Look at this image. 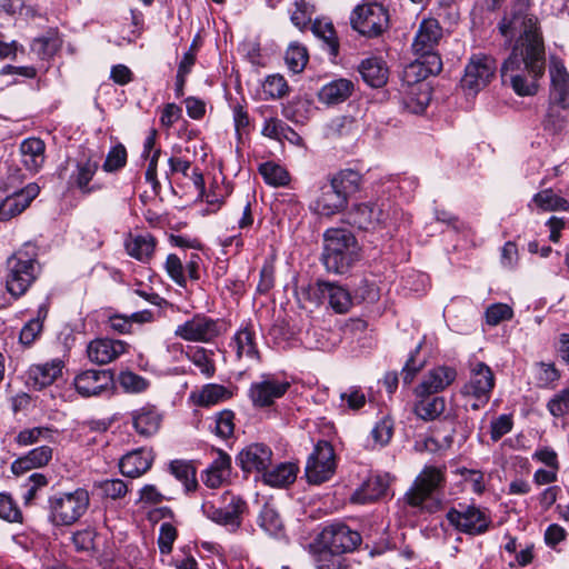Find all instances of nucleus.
Masks as SVG:
<instances>
[{
    "instance_id": "7",
    "label": "nucleus",
    "mask_w": 569,
    "mask_h": 569,
    "mask_svg": "<svg viewBox=\"0 0 569 569\" xmlns=\"http://www.w3.org/2000/svg\"><path fill=\"white\" fill-rule=\"evenodd\" d=\"M396 210L387 202H363L356 204L349 212L353 226L367 231L388 229L395 224Z\"/></svg>"
},
{
    "instance_id": "26",
    "label": "nucleus",
    "mask_w": 569,
    "mask_h": 569,
    "mask_svg": "<svg viewBox=\"0 0 569 569\" xmlns=\"http://www.w3.org/2000/svg\"><path fill=\"white\" fill-rule=\"evenodd\" d=\"M230 347L234 350L238 359L247 358L251 361H259L260 359L256 342V330L251 323H246L234 333Z\"/></svg>"
},
{
    "instance_id": "56",
    "label": "nucleus",
    "mask_w": 569,
    "mask_h": 569,
    "mask_svg": "<svg viewBox=\"0 0 569 569\" xmlns=\"http://www.w3.org/2000/svg\"><path fill=\"white\" fill-rule=\"evenodd\" d=\"M178 537L177 528L170 522H162L159 528L158 547L161 555H169Z\"/></svg>"
},
{
    "instance_id": "23",
    "label": "nucleus",
    "mask_w": 569,
    "mask_h": 569,
    "mask_svg": "<svg viewBox=\"0 0 569 569\" xmlns=\"http://www.w3.org/2000/svg\"><path fill=\"white\" fill-rule=\"evenodd\" d=\"M390 482L391 478L388 473L370 476L352 493L350 500L360 505L373 502L387 493Z\"/></svg>"
},
{
    "instance_id": "8",
    "label": "nucleus",
    "mask_w": 569,
    "mask_h": 569,
    "mask_svg": "<svg viewBox=\"0 0 569 569\" xmlns=\"http://www.w3.org/2000/svg\"><path fill=\"white\" fill-rule=\"evenodd\" d=\"M301 290L311 302L322 303L327 300L329 307L339 315L347 313L353 305L349 290L336 282L317 280Z\"/></svg>"
},
{
    "instance_id": "2",
    "label": "nucleus",
    "mask_w": 569,
    "mask_h": 569,
    "mask_svg": "<svg viewBox=\"0 0 569 569\" xmlns=\"http://www.w3.org/2000/svg\"><path fill=\"white\" fill-rule=\"evenodd\" d=\"M359 259L360 247L350 230L331 228L325 232L322 262L329 272L343 274Z\"/></svg>"
},
{
    "instance_id": "22",
    "label": "nucleus",
    "mask_w": 569,
    "mask_h": 569,
    "mask_svg": "<svg viewBox=\"0 0 569 569\" xmlns=\"http://www.w3.org/2000/svg\"><path fill=\"white\" fill-rule=\"evenodd\" d=\"M270 448L253 443L244 448L237 457L238 465L244 472H263L271 463Z\"/></svg>"
},
{
    "instance_id": "19",
    "label": "nucleus",
    "mask_w": 569,
    "mask_h": 569,
    "mask_svg": "<svg viewBox=\"0 0 569 569\" xmlns=\"http://www.w3.org/2000/svg\"><path fill=\"white\" fill-rule=\"evenodd\" d=\"M495 387V375L485 362H475L470 368V378L461 389L465 397L481 398L489 401Z\"/></svg>"
},
{
    "instance_id": "38",
    "label": "nucleus",
    "mask_w": 569,
    "mask_h": 569,
    "mask_svg": "<svg viewBox=\"0 0 569 569\" xmlns=\"http://www.w3.org/2000/svg\"><path fill=\"white\" fill-rule=\"evenodd\" d=\"M214 352L202 347H191L186 352V357L191 361L206 378L210 379L216 373Z\"/></svg>"
},
{
    "instance_id": "15",
    "label": "nucleus",
    "mask_w": 569,
    "mask_h": 569,
    "mask_svg": "<svg viewBox=\"0 0 569 569\" xmlns=\"http://www.w3.org/2000/svg\"><path fill=\"white\" fill-rule=\"evenodd\" d=\"M447 519L459 531L469 535L486 532L491 522L490 518L476 506H460L452 508L447 513Z\"/></svg>"
},
{
    "instance_id": "14",
    "label": "nucleus",
    "mask_w": 569,
    "mask_h": 569,
    "mask_svg": "<svg viewBox=\"0 0 569 569\" xmlns=\"http://www.w3.org/2000/svg\"><path fill=\"white\" fill-rule=\"evenodd\" d=\"M99 167L100 157L96 152L91 150L82 151L73 161V170L68 183L83 194L92 193L99 189V187L90 184Z\"/></svg>"
},
{
    "instance_id": "55",
    "label": "nucleus",
    "mask_w": 569,
    "mask_h": 569,
    "mask_svg": "<svg viewBox=\"0 0 569 569\" xmlns=\"http://www.w3.org/2000/svg\"><path fill=\"white\" fill-rule=\"evenodd\" d=\"M566 109H561L559 104L549 101V107L543 120L545 128L553 132L560 131L567 123V118L563 113Z\"/></svg>"
},
{
    "instance_id": "54",
    "label": "nucleus",
    "mask_w": 569,
    "mask_h": 569,
    "mask_svg": "<svg viewBox=\"0 0 569 569\" xmlns=\"http://www.w3.org/2000/svg\"><path fill=\"white\" fill-rule=\"evenodd\" d=\"M52 430L47 427H34L31 429L21 430L16 437L19 446H31L40 440H47L52 437Z\"/></svg>"
},
{
    "instance_id": "32",
    "label": "nucleus",
    "mask_w": 569,
    "mask_h": 569,
    "mask_svg": "<svg viewBox=\"0 0 569 569\" xmlns=\"http://www.w3.org/2000/svg\"><path fill=\"white\" fill-rule=\"evenodd\" d=\"M46 144L39 138L24 139L20 144L22 163L27 170L38 172L44 163Z\"/></svg>"
},
{
    "instance_id": "29",
    "label": "nucleus",
    "mask_w": 569,
    "mask_h": 569,
    "mask_svg": "<svg viewBox=\"0 0 569 569\" xmlns=\"http://www.w3.org/2000/svg\"><path fill=\"white\" fill-rule=\"evenodd\" d=\"M136 432L142 437L156 435L161 426L162 416L153 406H144L131 412Z\"/></svg>"
},
{
    "instance_id": "6",
    "label": "nucleus",
    "mask_w": 569,
    "mask_h": 569,
    "mask_svg": "<svg viewBox=\"0 0 569 569\" xmlns=\"http://www.w3.org/2000/svg\"><path fill=\"white\" fill-rule=\"evenodd\" d=\"M201 510L211 521L226 527L230 532H236L242 525L248 505L240 496L227 491L220 497L219 506L206 501Z\"/></svg>"
},
{
    "instance_id": "62",
    "label": "nucleus",
    "mask_w": 569,
    "mask_h": 569,
    "mask_svg": "<svg viewBox=\"0 0 569 569\" xmlns=\"http://www.w3.org/2000/svg\"><path fill=\"white\" fill-rule=\"evenodd\" d=\"M0 518L10 522H20L22 513L9 495L0 493Z\"/></svg>"
},
{
    "instance_id": "35",
    "label": "nucleus",
    "mask_w": 569,
    "mask_h": 569,
    "mask_svg": "<svg viewBox=\"0 0 569 569\" xmlns=\"http://www.w3.org/2000/svg\"><path fill=\"white\" fill-rule=\"evenodd\" d=\"M353 91V82L348 79H337L325 84L319 91V100L327 104H338L347 100Z\"/></svg>"
},
{
    "instance_id": "4",
    "label": "nucleus",
    "mask_w": 569,
    "mask_h": 569,
    "mask_svg": "<svg viewBox=\"0 0 569 569\" xmlns=\"http://www.w3.org/2000/svg\"><path fill=\"white\" fill-rule=\"evenodd\" d=\"M443 485L445 470L427 466L406 493V501L411 507L433 512L440 507V500L436 496Z\"/></svg>"
},
{
    "instance_id": "58",
    "label": "nucleus",
    "mask_w": 569,
    "mask_h": 569,
    "mask_svg": "<svg viewBox=\"0 0 569 569\" xmlns=\"http://www.w3.org/2000/svg\"><path fill=\"white\" fill-rule=\"evenodd\" d=\"M263 93L272 99L282 98L288 93L289 87L286 79L280 74L267 77L263 82Z\"/></svg>"
},
{
    "instance_id": "59",
    "label": "nucleus",
    "mask_w": 569,
    "mask_h": 569,
    "mask_svg": "<svg viewBox=\"0 0 569 569\" xmlns=\"http://www.w3.org/2000/svg\"><path fill=\"white\" fill-rule=\"evenodd\" d=\"M127 163V150L124 146L117 144L107 154V158L102 164V169L106 172H116L123 168Z\"/></svg>"
},
{
    "instance_id": "41",
    "label": "nucleus",
    "mask_w": 569,
    "mask_h": 569,
    "mask_svg": "<svg viewBox=\"0 0 569 569\" xmlns=\"http://www.w3.org/2000/svg\"><path fill=\"white\" fill-rule=\"evenodd\" d=\"M310 24L315 37L322 40L329 53L336 57L339 52V42L332 22L328 19H316Z\"/></svg>"
},
{
    "instance_id": "60",
    "label": "nucleus",
    "mask_w": 569,
    "mask_h": 569,
    "mask_svg": "<svg viewBox=\"0 0 569 569\" xmlns=\"http://www.w3.org/2000/svg\"><path fill=\"white\" fill-rule=\"evenodd\" d=\"M119 383L127 392L139 393L144 391L149 382L141 376L131 371H123L119 375Z\"/></svg>"
},
{
    "instance_id": "50",
    "label": "nucleus",
    "mask_w": 569,
    "mask_h": 569,
    "mask_svg": "<svg viewBox=\"0 0 569 569\" xmlns=\"http://www.w3.org/2000/svg\"><path fill=\"white\" fill-rule=\"evenodd\" d=\"M61 41L53 32L36 38L32 41L31 50L40 58L46 59L53 56L60 48Z\"/></svg>"
},
{
    "instance_id": "57",
    "label": "nucleus",
    "mask_w": 569,
    "mask_h": 569,
    "mask_svg": "<svg viewBox=\"0 0 569 569\" xmlns=\"http://www.w3.org/2000/svg\"><path fill=\"white\" fill-rule=\"evenodd\" d=\"M547 409L555 418H561L569 413V386L548 401Z\"/></svg>"
},
{
    "instance_id": "40",
    "label": "nucleus",
    "mask_w": 569,
    "mask_h": 569,
    "mask_svg": "<svg viewBox=\"0 0 569 569\" xmlns=\"http://www.w3.org/2000/svg\"><path fill=\"white\" fill-rule=\"evenodd\" d=\"M154 247V239L151 236L130 237L126 241L127 253L142 262H147L152 257Z\"/></svg>"
},
{
    "instance_id": "30",
    "label": "nucleus",
    "mask_w": 569,
    "mask_h": 569,
    "mask_svg": "<svg viewBox=\"0 0 569 569\" xmlns=\"http://www.w3.org/2000/svg\"><path fill=\"white\" fill-rule=\"evenodd\" d=\"M152 461L153 455L150 450L138 449L123 456L119 467L123 476L137 478L151 468Z\"/></svg>"
},
{
    "instance_id": "36",
    "label": "nucleus",
    "mask_w": 569,
    "mask_h": 569,
    "mask_svg": "<svg viewBox=\"0 0 569 569\" xmlns=\"http://www.w3.org/2000/svg\"><path fill=\"white\" fill-rule=\"evenodd\" d=\"M328 179L348 201L350 196L359 191L362 182L361 174L352 169L340 170Z\"/></svg>"
},
{
    "instance_id": "45",
    "label": "nucleus",
    "mask_w": 569,
    "mask_h": 569,
    "mask_svg": "<svg viewBox=\"0 0 569 569\" xmlns=\"http://www.w3.org/2000/svg\"><path fill=\"white\" fill-rule=\"evenodd\" d=\"M532 201L536 203L537 207L545 211L569 210V202L565 198L553 193L551 189H545L538 192L533 197Z\"/></svg>"
},
{
    "instance_id": "63",
    "label": "nucleus",
    "mask_w": 569,
    "mask_h": 569,
    "mask_svg": "<svg viewBox=\"0 0 569 569\" xmlns=\"http://www.w3.org/2000/svg\"><path fill=\"white\" fill-rule=\"evenodd\" d=\"M393 435V423L389 419H382L371 430V438L375 445L386 446Z\"/></svg>"
},
{
    "instance_id": "5",
    "label": "nucleus",
    "mask_w": 569,
    "mask_h": 569,
    "mask_svg": "<svg viewBox=\"0 0 569 569\" xmlns=\"http://www.w3.org/2000/svg\"><path fill=\"white\" fill-rule=\"evenodd\" d=\"M39 273L37 261L26 251H18L7 260L6 289L14 298L23 296Z\"/></svg>"
},
{
    "instance_id": "34",
    "label": "nucleus",
    "mask_w": 569,
    "mask_h": 569,
    "mask_svg": "<svg viewBox=\"0 0 569 569\" xmlns=\"http://www.w3.org/2000/svg\"><path fill=\"white\" fill-rule=\"evenodd\" d=\"M231 458L227 453L219 451L218 457L206 470L202 480L209 488L220 487L230 476Z\"/></svg>"
},
{
    "instance_id": "16",
    "label": "nucleus",
    "mask_w": 569,
    "mask_h": 569,
    "mask_svg": "<svg viewBox=\"0 0 569 569\" xmlns=\"http://www.w3.org/2000/svg\"><path fill=\"white\" fill-rule=\"evenodd\" d=\"M290 383L280 380L273 375H262L259 381L252 382L249 388V398L254 407L263 408L273 405V402L283 397Z\"/></svg>"
},
{
    "instance_id": "39",
    "label": "nucleus",
    "mask_w": 569,
    "mask_h": 569,
    "mask_svg": "<svg viewBox=\"0 0 569 569\" xmlns=\"http://www.w3.org/2000/svg\"><path fill=\"white\" fill-rule=\"evenodd\" d=\"M298 468L293 463H280L271 470L263 471L264 483L271 487H286L296 480Z\"/></svg>"
},
{
    "instance_id": "27",
    "label": "nucleus",
    "mask_w": 569,
    "mask_h": 569,
    "mask_svg": "<svg viewBox=\"0 0 569 569\" xmlns=\"http://www.w3.org/2000/svg\"><path fill=\"white\" fill-rule=\"evenodd\" d=\"M64 363L60 359L32 365L28 370V379L34 389L41 390L51 386L61 375Z\"/></svg>"
},
{
    "instance_id": "20",
    "label": "nucleus",
    "mask_w": 569,
    "mask_h": 569,
    "mask_svg": "<svg viewBox=\"0 0 569 569\" xmlns=\"http://www.w3.org/2000/svg\"><path fill=\"white\" fill-rule=\"evenodd\" d=\"M113 383V375L109 370L88 369L78 373L73 386L82 397L99 396L109 390Z\"/></svg>"
},
{
    "instance_id": "17",
    "label": "nucleus",
    "mask_w": 569,
    "mask_h": 569,
    "mask_svg": "<svg viewBox=\"0 0 569 569\" xmlns=\"http://www.w3.org/2000/svg\"><path fill=\"white\" fill-rule=\"evenodd\" d=\"M548 71L550 77L549 101L561 109L569 108V71L563 60L555 54L549 57Z\"/></svg>"
},
{
    "instance_id": "53",
    "label": "nucleus",
    "mask_w": 569,
    "mask_h": 569,
    "mask_svg": "<svg viewBox=\"0 0 569 569\" xmlns=\"http://www.w3.org/2000/svg\"><path fill=\"white\" fill-rule=\"evenodd\" d=\"M288 133L299 139L298 134L291 128H289L283 121L277 118L266 119L262 128L263 136L271 139L280 140L281 138L289 139Z\"/></svg>"
},
{
    "instance_id": "47",
    "label": "nucleus",
    "mask_w": 569,
    "mask_h": 569,
    "mask_svg": "<svg viewBox=\"0 0 569 569\" xmlns=\"http://www.w3.org/2000/svg\"><path fill=\"white\" fill-rule=\"evenodd\" d=\"M308 59H309V56H308V51H307L306 47L301 46L298 42H292L289 44V47L286 51L284 60H286L288 68L292 72H295V73L301 72L305 69V67L308 62Z\"/></svg>"
},
{
    "instance_id": "49",
    "label": "nucleus",
    "mask_w": 569,
    "mask_h": 569,
    "mask_svg": "<svg viewBox=\"0 0 569 569\" xmlns=\"http://www.w3.org/2000/svg\"><path fill=\"white\" fill-rule=\"evenodd\" d=\"M430 102V90L425 86L411 89L410 96L405 100V106L411 113H422Z\"/></svg>"
},
{
    "instance_id": "48",
    "label": "nucleus",
    "mask_w": 569,
    "mask_h": 569,
    "mask_svg": "<svg viewBox=\"0 0 569 569\" xmlns=\"http://www.w3.org/2000/svg\"><path fill=\"white\" fill-rule=\"evenodd\" d=\"M259 526L270 536H278L283 529L278 511L269 505H264L260 511Z\"/></svg>"
},
{
    "instance_id": "37",
    "label": "nucleus",
    "mask_w": 569,
    "mask_h": 569,
    "mask_svg": "<svg viewBox=\"0 0 569 569\" xmlns=\"http://www.w3.org/2000/svg\"><path fill=\"white\" fill-rule=\"evenodd\" d=\"M431 395L419 396L420 399L413 406L415 415L430 421L438 418L446 409V402L442 397H430Z\"/></svg>"
},
{
    "instance_id": "52",
    "label": "nucleus",
    "mask_w": 569,
    "mask_h": 569,
    "mask_svg": "<svg viewBox=\"0 0 569 569\" xmlns=\"http://www.w3.org/2000/svg\"><path fill=\"white\" fill-rule=\"evenodd\" d=\"M230 397V392L221 385H207L199 395L200 406H212Z\"/></svg>"
},
{
    "instance_id": "44",
    "label": "nucleus",
    "mask_w": 569,
    "mask_h": 569,
    "mask_svg": "<svg viewBox=\"0 0 569 569\" xmlns=\"http://www.w3.org/2000/svg\"><path fill=\"white\" fill-rule=\"evenodd\" d=\"M170 471L183 483L187 491H192L197 488L198 482L196 478V469L190 462L184 460H173L170 463Z\"/></svg>"
},
{
    "instance_id": "42",
    "label": "nucleus",
    "mask_w": 569,
    "mask_h": 569,
    "mask_svg": "<svg viewBox=\"0 0 569 569\" xmlns=\"http://www.w3.org/2000/svg\"><path fill=\"white\" fill-rule=\"evenodd\" d=\"M259 172L266 183L272 187H284L290 182L289 172L280 164L271 161L261 163Z\"/></svg>"
},
{
    "instance_id": "9",
    "label": "nucleus",
    "mask_w": 569,
    "mask_h": 569,
    "mask_svg": "<svg viewBox=\"0 0 569 569\" xmlns=\"http://www.w3.org/2000/svg\"><path fill=\"white\" fill-rule=\"evenodd\" d=\"M351 26L365 37H378L389 26L388 10L378 2H366L352 11Z\"/></svg>"
},
{
    "instance_id": "51",
    "label": "nucleus",
    "mask_w": 569,
    "mask_h": 569,
    "mask_svg": "<svg viewBox=\"0 0 569 569\" xmlns=\"http://www.w3.org/2000/svg\"><path fill=\"white\" fill-rule=\"evenodd\" d=\"M94 488L104 498L112 500L123 498L128 492L127 483L121 479H107L94 483Z\"/></svg>"
},
{
    "instance_id": "31",
    "label": "nucleus",
    "mask_w": 569,
    "mask_h": 569,
    "mask_svg": "<svg viewBox=\"0 0 569 569\" xmlns=\"http://www.w3.org/2000/svg\"><path fill=\"white\" fill-rule=\"evenodd\" d=\"M52 459V449L49 446H40L27 455L18 458L11 465V471L14 475H21L33 468H41L49 463Z\"/></svg>"
},
{
    "instance_id": "28",
    "label": "nucleus",
    "mask_w": 569,
    "mask_h": 569,
    "mask_svg": "<svg viewBox=\"0 0 569 569\" xmlns=\"http://www.w3.org/2000/svg\"><path fill=\"white\" fill-rule=\"evenodd\" d=\"M442 29L436 19H425L419 26L412 48L416 53H426L438 46Z\"/></svg>"
},
{
    "instance_id": "21",
    "label": "nucleus",
    "mask_w": 569,
    "mask_h": 569,
    "mask_svg": "<svg viewBox=\"0 0 569 569\" xmlns=\"http://www.w3.org/2000/svg\"><path fill=\"white\" fill-rule=\"evenodd\" d=\"M128 350L129 345L126 341L97 338L88 343L87 356L92 363L103 366L113 362Z\"/></svg>"
},
{
    "instance_id": "43",
    "label": "nucleus",
    "mask_w": 569,
    "mask_h": 569,
    "mask_svg": "<svg viewBox=\"0 0 569 569\" xmlns=\"http://www.w3.org/2000/svg\"><path fill=\"white\" fill-rule=\"evenodd\" d=\"M288 11L291 22L299 30L303 31L311 23L313 6L307 0H293Z\"/></svg>"
},
{
    "instance_id": "10",
    "label": "nucleus",
    "mask_w": 569,
    "mask_h": 569,
    "mask_svg": "<svg viewBox=\"0 0 569 569\" xmlns=\"http://www.w3.org/2000/svg\"><path fill=\"white\" fill-rule=\"evenodd\" d=\"M224 331L223 322L203 313H197L191 319L179 325L174 335L186 341L210 343Z\"/></svg>"
},
{
    "instance_id": "12",
    "label": "nucleus",
    "mask_w": 569,
    "mask_h": 569,
    "mask_svg": "<svg viewBox=\"0 0 569 569\" xmlns=\"http://www.w3.org/2000/svg\"><path fill=\"white\" fill-rule=\"evenodd\" d=\"M336 471V456L328 441H319L306 465V477L310 483L320 485L329 480Z\"/></svg>"
},
{
    "instance_id": "25",
    "label": "nucleus",
    "mask_w": 569,
    "mask_h": 569,
    "mask_svg": "<svg viewBox=\"0 0 569 569\" xmlns=\"http://www.w3.org/2000/svg\"><path fill=\"white\" fill-rule=\"evenodd\" d=\"M457 378V371L451 367L440 366L430 370L417 387V396L432 395L445 390Z\"/></svg>"
},
{
    "instance_id": "61",
    "label": "nucleus",
    "mask_w": 569,
    "mask_h": 569,
    "mask_svg": "<svg viewBox=\"0 0 569 569\" xmlns=\"http://www.w3.org/2000/svg\"><path fill=\"white\" fill-rule=\"evenodd\" d=\"M512 316L511 307L506 303H493L486 310V321L489 326H497L502 321L510 320Z\"/></svg>"
},
{
    "instance_id": "46",
    "label": "nucleus",
    "mask_w": 569,
    "mask_h": 569,
    "mask_svg": "<svg viewBox=\"0 0 569 569\" xmlns=\"http://www.w3.org/2000/svg\"><path fill=\"white\" fill-rule=\"evenodd\" d=\"M420 59L410 66L411 69H418L419 77L426 78L429 74H438L442 70V61L433 50L426 53H418Z\"/></svg>"
},
{
    "instance_id": "13",
    "label": "nucleus",
    "mask_w": 569,
    "mask_h": 569,
    "mask_svg": "<svg viewBox=\"0 0 569 569\" xmlns=\"http://www.w3.org/2000/svg\"><path fill=\"white\" fill-rule=\"evenodd\" d=\"M497 70L496 60L487 54H473L466 66L465 76L461 80L463 89L477 93L486 88Z\"/></svg>"
},
{
    "instance_id": "64",
    "label": "nucleus",
    "mask_w": 569,
    "mask_h": 569,
    "mask_svg": "<svg viewBox=\"0 0 569 569\" xmlns=\"http://www.w3.org/2000/svg\"><path fill=\"white\" fill-rule=\"evenodd\" d=\"M164 268H166L168 276L177 284H179V286L186 284L184 268L182 266L181 259L177 254L171 253L167 257Z\"/></svg>"
},
{
    "instance_id": "18",
    "label": "nucleus",
    "mask_w": 569,
    "mask_h": 569,
    "mask_svg": "<svg viewBox=\"0 0 569 569\" xmlns=\"http://www.w3.org/2000/svg\"><path fill=\"white\" fill-rule=\"evenodd\" d=\"M348 207V200L337 190L329 179L319 183L310 209L320 216L332 217Z\"/></svg>"
},
{
    "instance_id": "24",
    "label": "nucleus",
    "mask_w": 569,
    "mask_h": 569,
    "mask_svg": "<svg viewBox=\"0 0 569 569\" xmlns=\"http://www.w3.org/2000/svg\"><path fill=\"white\" fill-rule=\"evenodd\" d=\"M38 194L39 187L30 183L22 190L8 196L0 203V220L6 221L20 214Z\"/></svg>"
},
{
    "instance_id": "11",
    "label": "nucleus",
    "mask_w": 569,
    "mask_h": 569,
    "mask_svg": "<svg viewBox=\"0 0 569 569\" xmlns=\"http://www.w3.org/2000/svg\"><path fill=\"white\" fill-rule=\"evenodd\" d=\"M320 543L322 545V555H337L353 551L361 542V537L357 531L351 530L343 523H333L327 526L321 531Z\"/></svg>"
},
{
    "instance_id": "33",
    "label": "nucleus",
    "mask_w": 569,
    "mask_h": 569,
    "mask_svg": "<svg viewBox=\"0 0 569 569\" xmlns=\"http://www.w3.org/2000/svg\"><path fill=\"white\" fill-rule=\"evenodd\" d=\"M362 79L373 88H380L388 80V68L381 58H368L359 67Z\"/></svg>"
},
{
    "instance_id": "3",
    "label": "nucleus",
    "mask_w": 569,
    "mask_h": 569,
    "mask_svg": "<svg viewBox=\"0 0 569 569\" xmlns=\"http://www.w3.org/2000/svg\"><path fill=\"white\" fill-rule=\"evenodd\" d=\"M90 495L84 488L51 495L47 501L48 521L54 527H69L78 522L88 511Z\"/></svg>"
},
{
    "instance_id": "1",
    "label": "nucleus",
    "mask_w": 569,
    "mask_h": 569,
    "mask_svg": "<svg viewBox=\"0 0 569 569\" xmlns=\"http://www.w3.org/2000/svg\"><path fill=\"white\" fill-rule=\"evenodd\" d=\"M498 29L506 41L513 42L500 69L503 84L510 86L520 97L535 96L547 66L539 19L521 6L511 13H505Z\"/></svg>"
}]
</instances>
